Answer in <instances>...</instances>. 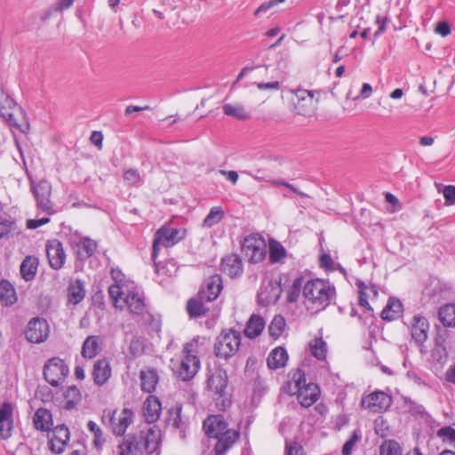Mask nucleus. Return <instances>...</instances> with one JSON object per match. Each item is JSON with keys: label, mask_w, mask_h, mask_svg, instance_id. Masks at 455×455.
Returning <instances> with one entry per match:
<instances>
[{"label": "nucleus", "mask_w": 455, "mask_h": 455, "mask_svg": "<svg viewBox=\"0 0 455 455\" xmlns=\"http://www.w3.org/2000/svg\"><path fill=\"white\" fill-rule=\"evenodd\" d=\"M293 380L298 390L303 387H307L308 384L307 383L305 373L301 371L299 369L294 373Z\"/></svg>", "instance_id": "nucleus-61"}, {"label": "nucleus", "mask_w": 455, "mask_h": 455, "mask_svg": "<svg viewBox=\"0 0 455 455\" xmlns=\"http://www.w3.org/2000/svg\"><path fill=\"white\" fill-rule=\"evenodd\" d=\"M291 92L296 97L294 106L299 115L309 116L314 112L317 102L315 95H318V92L316 91L298 88L291 90Z\"/></svg>", "instance_id": "nucleus-9"}, {"label": "nucleus", "mask_w": 455, "mask_h": 455, "mask_svg": "<svg viewBox=\"0 0 455 455\" xmlns=\"http://www.w3.org/2000/svg\"><path fill=\"white\" fill-rule=\"evenodd\" d=\"M225 216V212L220 206L212 207L203 221L204 228H212L218 224Z\"/></svg>", "instance_id": "nucleus-39"}, {"label": "nucleus", "mask_w": 455, "mask_h": 455, "mask_svg": "<svg viewBox=\"0 0 455 455\" xmlns=\"http://www.w3.org/2000/svg\"><path fill=\"white\" fill-rule=\"evenodd\" d=\"M130 353L133 356H139L144 352V341L141 338L135 337L133 338L129 346Z\"/></svg>", "instance_id": "nucleus-51"}, {"label": "nucleus", "mask_w": 455, "mask_h": 455, "mask_svg": "<svg viewBox=\"0 0 455 455\" xmlns=\"http://www.w3.org/2000/svg\"><path fill=\"white\" fill-rule=\"evenodd\" d=\"M140 387L143 392L151 394L156 390L159 378L156 370H141L140 372Z\"/></svg>", "instance_id": "nucleus-25"}, {"label": "nucleus", "mask_w": 455, "mask_h": 455, "mask_svg": "<svg viewBox=\"0 0 455 455\" xmlns=\"http://www.w3.org/2000/svg\"><path fill=\"white\" fill-rule=\"evenodd\" d=\"M264 327V319L259 315H252L247 323L246 328L244 329V333L246 337L253 339L258 337L262 332Z\"/></svg>", "instance_id": "nucleus-31"}, {"label": "nucleus", "mask_w": 455, "mask_h": 455, "mask_svg": "<svg viewBox=\"0 0 455 455\" xmlns=\"http://www.w3.org/2000/svg\"><path fill=\"white\" fill-rule=\"evenodd\" d=\"M319 395L318 386L310 382L298 390V400L303 407H309L318 400Z\"/></svg>", "instance_id": "nucleus-20"}, {"label": "nucleus", "mask_w": 455, "mask_h": 455, "mask_svg": "<svg viewBox=\"0 0 455 455\" xmlns=\"http://www.w3.org/2000/svg\"><path fill=\"white\" fill-rule=\"evenodd\" d=\"M242 250L251 262H259L267 254L266 241L258 235L246 236L242 244Z\"/></svg>", "instance_id": "nucleus-7"}, {"label": "nucleus", "mask_w": 455, "mask_h": 455, "mask_svg": "<svg viewBox=\"0 0 455 455\" xmlns=\"http://www.w3.org/2000/svg\"><path fill=\"white\" fill-rule=\"evenodd\" d=\"M50 332L47 321L41 317L32 318L26 328L25 337L30 343L39 344L44 342Z\"/></svg>", "instance_id": "nucleus-10"}, {"label": "nucleus", "mask_w": 455, "mask_h": 455, "mask_svg": "<svg viewBox=\"0 0 455 455\" xmlns=\"http://www.w3.org/2000/svg\"><path fill=\"white\" fill-rule=\"evenodd\" d=\"M93 379L99 386L104 385L111 376L110 363L107 359H100L93 365Z\"/></svg>", "instance_id": "nucleus-23"}, {"label": "nucleus", "mask_w": 455, "mask_h": 455, "mask_svg": "<svg viewBox=\"0 0 455 455\" xmlns=\"http://www.w3.org/2000/svg\"><path fill=\"white\" fill-rule=\"evenodd\" d=\"M0 299L5 306L13 305L17 301L15 289L7 280L0 282Z\"/></svg>", "instance_id": "nucleus-34"}, {"label": "nucleus", "mask_w": 455, "mask_h": 455, "mask_svg": "<svg viewBox=\"0 0 455 455\" xmlns=\"http://www.w3.org/2000/svg\"><path fill=\"white\" fill-rule=\"evenodd\" d=\"M14 222L5 219H0V239L6 237L13 229Z\"/></svg>", "instance_id": "nucleus-53"}, {"label": "nucleus", "mask_w": 455, "mask_h": 455, "mask_svg": "<svg viewBox=\"0 0 455 455\" xmlns=\"http://www.w3.org/2000/svg\"><path fill=\"white\" fill-rule=\"evenodd\" d=\"M103 339L100 336H88L83 343L82 355L87 359L94 358L102 349Z\"/></svg>", "instance_id": "nucleus-22"}, {"label": "nucleus", "mask_w": 455, "mask_h": 455, "mask_svg": "<svg viewBox=\"0 0 455 455\" xmlns=\"http://www.w3.org/2000/svg\"><path fill=\"white\" fill-rule=\"evenodd\" d=\"M257 87L259 90L277 91L280 89V83L278 81H272V82H268V83H258Z\"/></svg>", "instance_id": "nucleus-64"}, {"label": "nucleus", "mask_w": 455, "mask_h": 455, "mask_svg": "<svg viewBox=\"0 0 455 455\" xmlns=\"http://www.w3.org/2000/svg\"><path fill=\"white\" fill-rule=\"evenodd\" d=\"M77 254L81 259L92 257L97 249V243L88 237L82 238L77 243Z\"/></svg>", "instance_id": "nucleus-36"}, {"label": "nucleus", "mask_w": 455, "mask_h": 455, "mask_svg": "<svg viewBox=\"0 0 455 455\" xmlns=\"http://www.w3.org/2000/svg\"><path fill=\"white\" fill-rule=\"evenodd\" d=\"M85 296V289L84 283L79 280L70 281L68 287V301L74 305L80 303Z\"/></svg>", "instance_id": "nucleus-29"}, {"label": "nucleus", "mask_w": 455, "mask_h": 455, "mask_svg": "<svg viewBox=\"0 0 455 455\" xmlns=\"http://www.w3.org/2000/svg\"><path fill=\"white\" fill-rule=\"evenodd\" d=\"M429 324L427 320L419 315L413 317V323L411 326V337L416 343L421 345L427 339V331Z\"/></svg>", "instance_id": "nucleus-21"}, {"label": "nucleus", "mask_w": 455, "mask_h": 455, "mask_svg": "<svg viewBox=\"0 0 455 455\" xmlns=\"http://www.w3.org/2000/svg\"><path fill=\"white\" fill-rule=\"evenodd\" d=\"M362 405L372 412H380L388 409L392 403L391 397L382 392H373L362 399Z\"/></svg>", "instance_id": "nucleus-12"}, {"label": "nucleus", "mask_w": 455, "mask_h": 455, "mask_svg": "<svg viewBox=\"0 0 455 455\" xmlns=\"http://www.w3.org/2000/svg\"><path fill=\"white\" fill-rule=\"evenodd\" d=\"M51 190L52 186L46 180H41L37 184L32 185V191L36 200L37 208L49 215L55 212L50 200Z\"/></svg>", "instance_id": "nucleus-11"}, {"label": "nucleus", "mask_w": 455, "mask_h": 455, "mask_svg": "<svg viewBox=\"0 0 455 455\" xmlns=\"http://www.w3.org/2000/svg\"><path fill=\"white\" fill-rule=\"evenodd\" d=\"M362 435L359 430H355L350 438L342 447V455H351L355 446L361 441Z\"/></svg>", "instance_id": "nucleus-45"}, {"label": "nucleus", "mask_w": 455, "mask_h": 455, "mask_svg": "<svg viewBox=\"0 0 455 455\" xmlns=\"http://www.w3.org/2000/svg\"><path fill=\"white\" fill-rule=\"evenodd\" d=\"M16 108L15 102L10 99L7 95L0 92V114L1 116L5 119L9 124L12 126H18V124L14 118L13 109Z\"/></svg>", "instance_id": "nucleus-24"}, {"label": "nucleus", "mask_w": 455, "mask_h": 455, "mask_svg": "<svg viewBox=\"0 0 455 455\" xmlns=\"http://www.w3.org/2000/svg\"><path fill=\"white\" fill-rule=\"evenodd\" d=\"M33 423L35 427L40 431H49L52 426V416L49 410L39 408L36 411Z\"/></svg>", "instance_id": "nucleus-26"}, {"label": "nucleus", "mask_w": 455, "mask_h": 455, "mask_svg": "<svg viewBox=\"0 0 455 455\" xmlns=\"http://www.w3.org/2000/svg\"><path fill=\"white\" fill-rule=\"evenodd\" d=\"M443 339L442 335L439 334V336L436 339V347L433 351V356L434 357L438 356L437 360L439 362L445 361L448 356L446 347L443 344L444 339Z\"/></svg>", "instance_id": "nucleus-50"}, {"label": "nucleus", "mask_w": 455, "mask_h": 455, "mask_svg": "<svg viewBox=\"0 0 455 455\" xmlns=\"http://www.w3.org/2000/svg\"><path fill=\"white\" fill-rule=\"evenodd\" d=\"M203 427L208 437L218 439L214 445L216 455L224 454L239 436L238 431L228 427L222 415L209 416L204 421Z\"/></svg>", "instance_id": "nucleus-1"}, {"label": "nucleus", "mask_w": 455, "mask_h": 455, "mask_svg": "<svg viewBox=\"0 0 455 455\" xmlns=\"http://www.w3.org/2000/svg\"><path fill=\"white\" fill-rule=\"evenodd\" d=\"M287 455H305L304 450L298 443H291L286 444Z\"/></svg>", "instance_id": "nucleus-59"}, {"label": "nucleus", "mask_w": 455, "mask_h": 455, "mask_svg": "<svg viewBox=\"0 0 455 455\" xmlns=\"http://www.w3.org/2000/svg\"><path fill=\"white\" fill-rule=\"evenodd\" d=\"M288 360L287 351L282 347H275L271 351L267 357V365L270 369H278L283 367Z\"/></svg>", "instance_id": "nucleus-30"}, {"label": "nucleus", "mask_w": 455, "mask_h": 455, "mask_svg": "<svg viewBox=\"0 0 455 455\" xmlns=\"http://www.w3.org/2000/svg\"><path fill=\"white\" fill-rule=\"evenodd\" d=\"M108 294L113 299L115 306L117 307V302L119 301V299H121L124 294V291L118 283H115L109 286Z\"/></svg>", "instance_id": "nucleus-54"}, {"label": "nucleus", "mask_w": 455, "mask_h": 455, "mask_svg": "<svg viewBox=\"0 0 455 455\" xmlns=\"http://www.w3.org/2000/svg\"><path fill=\"white\" fill-rule=\"evenodd\" d=\"M88 429L94 435L93 443L97 448H100L104 443V438L100 427L92 420L87 424Z\"/></svg>", "instance_id": "nucleus-49"}, {"label": "nucleus", "mask_w": 455, "mask_h": 455, "mask_svg": "<svg viewBox=\"0 0 455 455\" xmlns=\"http://www.w3.org/2000/svg\"><path fill=\"white\" fill-rule=\"evenodd\" d=\"M69 441V430L65 425H59L52 430L50 439V448L53 453L60 454L64 451Z\"/></svg>", "instance_id": "nucleus-16"}, {"label": "nucleus", "mask_w": 455, "mask_h": 455, "mask_svg": "<svg viewBox=\"0 0 455 455\" xmlns=\"http://www.w3.org/2000/svg\"><path fill=\"white\" fill-rule=\"evenodd\" d=\"M107 419L113 433L117 435H122L132 421V411L126 408L122 410L119 413L116 411L112 412L111 411H104L102 421L106 423Z\"/></svg>", "instance_id": "nucleus-8"}, {"label": "nucleus", "mask_w": 455, "mask_h": 455, "mask_svg": "<svg viewBox=\"0 0 455 455\" xmlns=\"http://www.w3.org/2000/svg\"><path fill=\"white\" fill-rule=\"evenodd\" d=\"M312 355L318 360H323L326 356L327 346L322 338H316L309 343Z\"/></svg>", "instance_id": "nucleus-41"}, {"label": "nucleus", "mask_w": 455, "mask_h": 455, "mask_svg": "<svg viewBox=\"0 0 455 455\" xmlns=\"http://www.w3.org/2000/svg\"><path fill=\"white\" fill-rule=\"evenodd\" d=\"M222 270L231 278H235L243 273V262L241 258L232 253L225 256L221 260Z\"/></svg>", "instance_id": "nucleus-18"}, {"label": "nucleus", "mask_w": 455, "mask_h": 455, "mask_svg": "<svg viewBox=\"0 0 455 455\" xmlns=\"http://www.w3.org/2000/svg\"><path fill=\"white\" fill-rule=\"evenodd\" d=\"M13 427L12 419L3 421L0 423V436L3 439H8L12 435Z\"/></svg>", "instance_id": "nucleus-56"}, {"label": "nucleus", "mask_w": 455, "mask_h": 455, "mask_svg": "<svg viewBox=\"0 0 455 455\" xmlns=\"http://www.w3.org/2000/svg\"><path fill=\"white\" fill-rule=\"evenodd\" d=\"M335 295V287L323 279H311L303 285V297L307 303L322 309L330 305Z\"/></svg>", "instance_id": "nucleus-2"}, {"label": "nucleus", "mask_w": 455, "mask_h": 455, "mask_svg": "<svg viewBox=\"0 0 455 455\" xmlns=\"http://www.w3.org/2000/svg\"><path fill=\"white\" fill-rule=\"evenodd\" d=\"M286 251L283 246L277 242H272L269 244V259L275 263L285 258Z\"/></svg>", "instance_id": "nucleus-43"}, {"label": "nucleus", "mask_w": 455, "mask_h": 455, "mask_svg": "<svg viewBox=\"0 0 455 455\" xmlns=\"http://www.w3.org/2000/svg\"><path fill=\"white\" fill-rule=\"evenodd\" d=\"M64 395L66 399L68 400L67 405L68 408H73L81 399V394L79 389L75 387L71 386L67 388V390L64 393Z\"/></svg>", "instance_id": "nucleus-47"}, {"label": "nucleus", "mask_w": 455, "mask_h": 455, "mask_svg": "<svg viewBox=\"0 0 455 455\" xmlns=\"http://www.w3.org/2000/svg\"><path fill=\"white\" fill-rule=\"evenodd\" d=\"M438 318L443 326L455 328V304L449 303L441 307Z\"/></svg>", "instance_id": "nucleus-32"}, {"label": "nucleus", "mask_w": 455, "mask_h": 455, "mask_svg": "<svg viewBox=\"0 0 455 455\" xmlns=\"http://www.w3.org/2000/svg\"><path fill=\"white\" fill-rule=\"evenodd\" d=\"M304 283L303 277L296 278L293 281V283L287 294V299L290 302H295L298 300L301 289L303 290Z\"/></svg>", "instance_id": "nucleus-46"}, {"label": "nucleus", "mask_w": 455, "mask_h": 455, "mask_svg": "<svg viewBox=\"0 0 455 455\" xmlns=\"http://www.w3.org/2000/svg\"><path fill=\"white\" fill-rule=\"evenodd\" d=\"M162 405L159 399L155 395H149L144 402L142 411L143 416L148 423L156 422L161 413Z\"/></svg>", "instance_id": "nucleus-19"}, {"label": "nucleus", "mask_w": 455, "mask_h": 455, "mask_svg": "<svg viewBox=\"0 0 455 455\" xmlns=\"http://www.w3.org/2000/svg\"><path fill=\"white\" fill-rule=\"evenodd\" d=\"M403 310V305L399 299L390 298L387 306L381 312V317L384 320L392 321L400 316Z\"/></svg>", "instance_id": "nucleus-33"}, {"label": "nucleus", "mask_w": 455, "mask_h": 455, "mask_svg": "<svg viewBox=\"0 0 455 455\" xmlns=\"http://www.w3.org/2000/svg\"><path fill=\"white\" fill-rule=\"evenodd\" d=\"M200 339L195 338L184 345L182 349V359L177 370L178 376L184 381L192 379L200 370V360L198 358Z\"/></svg>", "instance_id": "nucleus-3"}, {"label": "nucleus", "mask_w": 455, "mask_h": 455, "mask_svg": "<svg viewBox=\"0 0 455 455\" xmlns=\"http://www.w3.org/2000/svg\"><path fill=\"white\" fill-rule=\"evenodd\" d=\"M372 92H373V90H372L371 85L368 83H364L362 85L359 94L354 98V100L368 99L372 94Z\"/></svg>", "instance_id": "nucleus-60"}, {"label": "nucleus", "mask_w": 455, "mask_h": 455, "mask_svg": "<svg viewBox=\"0 0 455 455\" xmlns=\"http://www.w3.org/2000/svg\"><path fill=\"white\" fill-rule=\"evenodd\" d=\"M380 455H401L399 443L394 440L385 441L379 447Z\"/></svg>", "instance_id": "nucleus-44"}, {"label": "nucleus", "mask_w": 455, "mask_h": 455, "mask_svg": "<svg viewBox=\"0 0 455 455\" xmlns=\"http://www.w3.org/2000/svg\"><path fill=\"white\" fill-rule=\"evenodd\" d=\"M207 385L210 390L215 395H222L228 385V375L226 371L216 367L210 371Z\"/></svg>", "instance_id": "nucleus-17"}, {"label": "nucleus", "mask_w": 455, "mask_h": 455, "mask_svg": "<svg viewBox=\"0 0 455 455\" xmlns=\"http://www.w3.org/2000/svg\"><path fill=\"white\" fill-rule=\"evenodd\" d=\"M12 419V407L10 403H4L0 407V423Z\"/></svg>", "instance_id": "nucleus-58"}, {"label": "nucleus", "mask_w": 455, "mask_h": 455, "mask_svg": "<svg viewBox=\"0 0 455 455\" xmlns=\"http://www.w3.org/2000/svg\"><path fill=\"white\" fill-rule=\"evenodd\" d=\"M223 289L222 277L220 275H213L208 277L204 282V286L199 291L200 298H204L206 301L215 300Z\"/></svg>", "instance_id": "nucleus-15"}, {"label": "nucleus", "mask_w": 455, "mask_h": 455, "mask_svg": "<svg viewBox=\"0 0 455 455\" xmlns=\"http://www.w3.org/2000/svg\"><path fill=\"white\" fill-rule=\"evenodd\" d=\"M181 410L182 407L179 404L171 408L169 410V416L167 419L169 426L180 430H183L184 428V422L181 419Z\"/></svg>", "instance_id": "nucleus-40"}, {"label": "nucleus", "mask_w": 455, "mask_h": 455, "mask_svg": "<svg viewBox=\"0 0 455 455\" xmlns=\"http://www.w3.org/2000/svg\"><path fill=\"white\" fill-rule=\"evenodd\" d=\"M139 441L144 451L152 454L157 451L161 441V431L156 426H150L140 433Z\"/></svg>", "instance_id": "nucleus-13"}, {"label": "nucleus", "mask_w": 455, "mask_h": 455, "mask_svg": "<svg viewBox=\"0 0 455 455\" xmlns=\"http://www.w3.org/2000/svg\"><path fill=\"white\" fill-rule=\"evenodd\" d=\"M120 455H133L138 451H143L141 443L135 436H129L120 445Z\"/></svg>", "instance_id": "nucleus-38"}, {"label": "nucleus", "mask_w": 455, "mask_h": 455, "mask_svg": "<svg viewBox=\"0 0 455 455\" xmlns=\"http://www.w3.org/2000/svg\"><path fill=\"white\" fill-rule=\"evenodd\" d=\"M50 221L48 217L38 220H28L27 221V228L29 229H36Z\"/></svg>", "instance_id": "nucleus-62"}, {"label": "nucleus", "mask_w": 455, "mask_h": 455, "mask_svg": "<svg viewBox=\"0 0 455 455\" xmlns=\"http://www.w3.org/2000/svg\"><path fill=\"white\" fill-rule=\"evenodd\" d=\"M241 344V334L232 329L222 331L217 337L214 351L215 355L223 359L233 356Z\"/></svg>", "instance_id": "nucleus-5"}, {"label": "nucleus", "mask_w": 455, "mask_h": 455, "mask_svg": "<svg viewBox=\"0 0 455 455\" xmlns=\"http://www.w3.org/2000/svg\"><path fill=\"white\" fill-rule=\"evenodd\" d=\"M123 177L124 181L130 186L136 185L140 180V172L132 168L125 170Z\"/></svg>", "instance_id": "nucleus-52"}, {"label": "nucleus", "mask_w": 455, "mask_h": 455, "mask_svg": "<svg viewBox=\"0 0 455 455\" xmlns=\"http://www.w3.org/2000/svg\"><path fill=\"white\" fill-rule=\"evenodd\" d=\"M285 325L284 318L281 315H275L268 327L269 335L274 339L279 338L283 332Z\"/></svg>", "instance_id": "nucleus-42"}, {"label": "nucleus", "mask_w": 455, "mask_h": 455, "mask_svg": "<svg viewBox=\"0 0 455 455\" xmlns=\"http://www.w3.org/2000/svg\"><path fill=\"white\" fill-rule=\"evenodd\" d=\"M435 31L442 36H447L451 34L450 25L445 21L438 22Z\"/></svg>", "instance_id": "nucleus-63"}, {"label": "nucleus", "mask_w": 455, "mask_h": 455, "mask_svg": "<svg viewBox=\"0 0 455 455\" xmlns=\"http://www.w3.org/2000/svg\"><path fill=\"white\" fill-rule=\"evenodd\" d=\"M224 114L237 120H247L251 117L250 112L242 104H225Z\"/></svg>", "instance_id": "nucleus-37"}, {"label": "nucleus", "mask_w": 455, "mask_h": 455, "mask_svg": "<svg viewBox=\"0 0 455 455\" xmlns=\"http://www.w3.org/2000/svg\"><path fill=\"white\" fill-rule=\"evenodd\" d=\"M187 235L183 228H172L169 223L163 225L155 234L152 245V259L156 260L160 247L169 248L182 241Z\"/></svg>", "instance_id": "nucleus-4"}, {"label": "nucleus", "mask_w": 455, "mask_h": 455, "mask_svg": "<svg viewBox=\"0 0 455 455\" xmlns=\"http://www.w3.org/2000/svg\"><path fill=\"white\" fill-rule=\"evenodd\" d=\"M68 372V366L59 357L49 359L44 367V379L52 387H58L62 384Z\"/></svg>", "instance_id": "nucleus-6"}, {"label": "nucleus", "mask_w": 455, "mask_h": 455, "mask_svg": "<svg viewBox=\"0 0 455 455\" xmlns=\"http://www.w3.org/2000/svg\"><path fill=\"white\" fill-rule=\"evenodd\" d=\"M443 196L446 205L455 204V186H446L443 189Z\"/></svg>", "instance_id": "nucleus-57"}, {"label": "nucleus", "mask_w": 455, "mask_h": 455, "mask_svg": "<svg viewBox=\"0 0 455 455\" xmlns=\"http://www.w3.org/2000/svg\"><path fill=\"white\" fill-rule=\"evenodd\" d=\"M39 260L36 257L27 256L20 264V272L22 278L28 282L35 278L37 273Z\"/></svg>", "instance_id": "nucleus-27"}, {"label": "nucleus", "mask_w": 455, "mask_h": 455, "mask_svg": "<svg viewBox=\"0 0 455 455\" xmlns=\"http://www.w3.org/2000/svg\"><path fill=\"white\" fill-rule=\"evenodd\" d=\"M357 285L359 288V303H360V305L362 307H363L364 308L371 310V308L368 302V295L365 291V290L368 289V287L362 282H359L357 283Z\"/></svg>", "instance_id": "nucleus-55"}, {"label": "nucleus", "mask_w": 455, "mask_h": 455, "mask_svg": "<svg viewBox=\"0 0 455 455\" xmlns=\"http://www.w3.org/2000/svg\"><path fill=\"white\" fill-rule=\"evenodd\" d=\"M46 253L52 268L59 270L63 267L66 261V253L62 243L59 240L53 239L47 242Z\"/></svg>", "instance_id": "nucleus-14"}, {"label": "nucleus", "mask_w": 455, "mask_h": 455, "mask_svg": "<svg viewBox=\"0 0 455 455\" xmlns=\"http://www.w3.org/2000/svg\"><path fill=\"white\" fill-rule=\"evenodd\" d=\"M204 298H200L199 294H197L196 298H192L188 300L187 305V310L188 315L191 317H200L202 315H204L208 308L204 306Z\"/></svg>", "instance_id": "nucleus-35"}, {"label": "nucleus", "mask_w": 455, "mask_h": 455, "mask_svg": "<svg viewBox=\"0 0 455 455\" xmlns=\"http://www.w3.org/2000/svg\"><path fill=\"white\" fill-rule=\"evenodd\" d=\"M437 436L442 438L443 442L455 447V429L451 427H444L437 431Z\"/></svg>", "instance_id": "nucleus-48"}, {"label": "nucleus", "mask_w": 455, "mask_h": 455, "mask_svg": "<svg viewBox=\"0 0 455 455\" xmlns=\"http://www.w3.org/2000/svg\"><path fill=\"white\" fill-rule=\"evenodd\" d=\"M124 303L129 310L136 315H141L145 309L144 298L138 291H130L124 298Z\"/></svg>", "instance_id": "nucleus-28"}]
</instances>
